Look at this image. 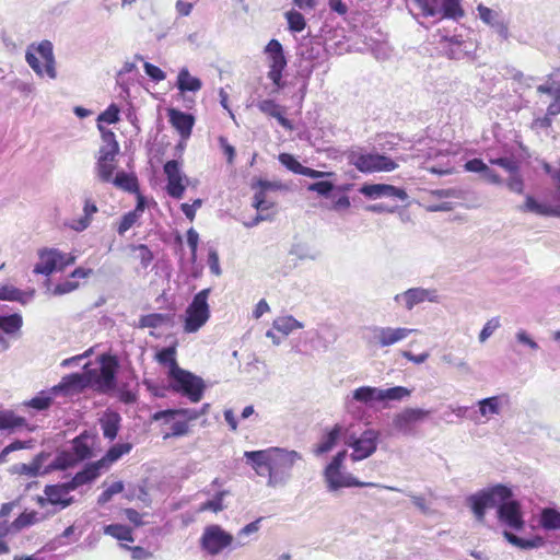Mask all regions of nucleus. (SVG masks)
<instances>
[{
	"label": "nucleus",
	"instance_id": "57",
	"mask_svg": "<svg viewBox=\"0 0 560 560\" xmlns=\"http://www.w3.org/2000/svg\"><path fill=\"white\" fill-rule=\"evenodd\" d=\"M290 255L298 257L301 260L311 259L315 260L318 257V253L311 249L308 246L302 243L292 245Z\"/></svg>",
	"mask_w": 560,
	"mask_h": 560
},
{
	"label": "nucleus",
	"instance_id": "47",
	"mask_svg": "<svg viewBox=\"0 0 560 560\" xmlns=\"http://www.w3.org/2000/svg\"><path fill=\"white\" fill-rule=\"evenodd\" d=\"M58 394H52L51 388L48 392H40L39 395L33 397L31 400L25 402V406L34 408L36 410H46L50 407L52 399Z\"/></svg>",
	"mask_w": 560,
	"mask_h": 560
},
{
	"label": "nucleus",
	"instance_id": "5",
	"mask_svg": "<svg viewBox=\"0 0 560 560\" xmlns=\"http://www.w3.org/2000/svg\"><path fill=\"white\" fill-rule=\"evenodd\" d=\"M168 387L185 397L191 402H199L206 389L205 381L184 369H175L168 377Z\"/></svg>",
	"mask_w": 560,
	"mask_h": 560
},
{
	"label": "nucleus",
	"instance_id": "27",
	"mask_svg": "<svg viewBox=\"0 0 560 560\" xmlns=\"http://www.w3.org/2000/svg\"><path fill=\"white\" fill-rule=\"evenodd\" d=\"M102 462L89 463L84 468L77 472L71 480L67 481L72 490L79 487L92 482L101 474Z\"/></svg>",
	"mask_w": 560,
	"mask_h": 560
},
{
	"label": "nucleus",
	"instance_id": "40",
	"mask_svg": "<svg viewBox=\"0 0 560 560\" xmlns=\"http://www.w3.org/2000/svg\"><path fill=\"white\" fill-rule=\"evenodd\" d=\"M23 325V318L20 314L0 316V329L7 335L19 332Z\"/></svg>",
	"mask_w": 560,
	"mask_h": 560
},
{
	"label": "nucleus",
	"instance_id": "17",
	"mask_svg": "<svg viewBox=\"0 0 560 560\" xmlns=\"http://www.w3.org/2000/svg\"><path fill=\"white\" fill-rule=\"evenodd\" d=\"M164 173L167 178L166 191L175 199H180L184 196L187 177L182 172L179 163L176 160L167 161L164 164Z\"/></svg>",
	"mask_w": 560,
	"mask_h": 560
},
{
	"label": "nucleus",
	"instance_id": "58",
	"mask_svg": "<svg viewBox=\"0 0 560 560\" xmlns=\"http://www.w3.org/2000/svg\"><path fill=\"white\" fill-rule=\"evenodd\" d=\"M131 249L138 253L137 258L140 260V265L143 269H147L152 262L154 256L150 248L144 245H131Z\"/></svg>",
	"mask_w": 560,
	"mask_h": 560
},
{
	"label": "nucleus",
	"instance_id": "15",
	"mask_svg": "<svg viewBox=\"0 0 560 560\" xmlns=\"http://www.w3.org/2000/svg\"><path fill=\"white\" fill-rule=\"evenodd\" d=\"M497 516L500 523L514 530H521L525 525L521 504L512 498L501 502L498 506Z\"/></svg>",
	"mask_w": 560,
	"mask_h": 560
},
{
	"label": "nucleus",
	"instance_id": "7",
	"mask_svg": "<svg viewBox=\"0 0 560 560\" xmlns=\"http://www.w3.org/2000/svg\"><path fill=\"white\" fill-rule=\"evenodd\" d=\"M35 50L38 57L31 49L25 54L28 66L39 77L46 74L50 79H56L57 71L52 44L49 40H43L36 46Z\"/></svg>",
	"mask_w": 560,
	"mask_h": 560
},
{
	"label": "nucleus",
	"instance_id": "44",
	"mask_svg": "<svg viewBox=\"0 0 560 560\" xmlns=\"http://www.w3.org/2000/svg\"><path fill=\"white\" fill-rule=\"evenodd\" d=\"M120 417L118 413H112L107 416L101 422L103 435L108 440H114L117 436L119 430Z\"/></svg>",
	"mask_w": 560,
	"mask_h": 560
},
{
	"label": "nucleus",
	"instance_id": "38",
	"mask_svg": "<svg viewBox=\"0 0 560 560\" xmlns=\"http://www.w3.org/2000/svg\"><path fill=\"white\" fill-rule=\"evenodd\" d=\"M272 327L282 335L288 336L295 329L303 328L304 325L298 319H295L293 316L288 315L276 318L272 323Z\"/></svg>",
	"mask_w": 560,
	"mask_h": 560
},
{
	"label": "nucleus",
	"instance_id": "20",
	"mask_svg": "<svg viewBox=\"0 0 560 560\" xmlns=\"http://www.w3.org/2000/svg\"><path fill=\"white\" fill-rule=\"evenodd\" d=\"M359 192L369 199L388 197L405 201L408 198L402 188L388 184H364L359 188Z\"/></svg>",
	"mask_w": 560,
	"mask_h": 560
},
{
	"label": "nucleus",
	"instance_id": "22",
	"mask_svg": "<svg viewBox=\"0 0 560 560\" xmlns=\"http://www.w3.org/2000/svg\"><path fill=\"white\" fill-rule=\"evenodd\" d=\"M480 20L492 27L502 39L509 38V27L499 11L492 10L483 4L477 7Z\"/></svg>",
	"mask_w": 560,
	"mask_h": 560
},
{
	"label": "nucleus",
	"instance_id": "16",
	"mask_svg": "<svg viewBox=\"0 0 560 560\" xmlns=\"http://www.w3.org/2000/svg\"><path fill=\"white\" fill-rule=\"evenodd\" d=\"M440 46L444 55L454 60H460L469 57L475 49V45L470 40H466L462 35L443 36Z\"/></svg>",
	"mask_w": 560,
	"mask_h": 560
},
{
	"label": "nucleus",
	"instance_id": "18",
	"mask_svg": "<svg viewBox=\"0 0 560 560\" xmlns=\"http://www.w3.org/2000/svg\"><path fill=\"white\" fill-rule=\"evenodd\" d=\"M430 415L429 410L421 408H406L401 412L395 415L393 425L395 429L405 434L413 432V425L422 422Z\"/></svg>",
	"mask_w": 560,
	"mask_h": 560
},
{
	"label": "nucleus",
	"instance_id": "54",
	"mask_svg": "<svg viewBox=\"0 0 560 560\" xmlns=\"http://www.w3.org/2000/svg\"><path fill=\"white\" fill-rule=\"evenodd\" d=\"M73 456L77 462L86 459L91 456V448L86 443V439L80 435L73 440Z\"/></svg>",
	"mask_w": 560,
	"mask_h": 560
},
{
	"label": "nucleus",
	"instance_id": "41",
	"mask_svg": "<svg viewBox=\"0 0 560 560\" xmlns=\"http://www.w3.org/2000/svg\"><path fill=\"white\" fill-rule=\"evenodd\" d=\"M114 185L129 192H138L137 177L125 172H118L112 179Z\"/></svg>",
	"mask_w": 560,
	"mask_h": 560
},
{
	"label": "nucleus",
	"instance_id": "32",
	"mask_svg": "<svg viewBox=\"0 0 560 560\" xmlns=\"http://www.w3.org/2000/svg\"><path fill=\"white\" fill-rule=\"evenodd\" d=\"M33 296L34 290L26 292L10 284L0 285V301H14L25 305Z\"/></svg>",
	"mask_w": 560,
	"mask_h": 560
},
{
	"label": "nucleus",
	"instance_id": "62",
	"mask_svg": "<svg viewBox=\"0 0 560 560\" xmlns=\"http://www.w3.org/2000/svg\"><path fill=\"white\" fill-rule=\"evenodd\" d=\"M500 318L492 317L489 319L479 334V341L483 343L488 338L492 336V334L500 327Z\"/></svg>",
	"mask_w": 560,
	"mask_h": 560
},
{
	"label": "nucleus",
	"instance_id": "26",
	"mask_svg": "<svg viewBox=\"0 0 560 560\" xmlns=\"http://www.w3.org/2000/svg\"><path fill=\"white\" fill-rule=\"evenodd\" d=\"M462 1L463 0H436L438 14L434 18L438 21L443 19L459 21L465 16Z\"/></svg>",
	"mask_w": 560,
	"mask_h": 560
},
{
	"label": "nucleus",
	"instance_id": "52",
	"mask_svg": "<svg viewBox=\"0 0 560 560\" xmlns=\"http://www.w3.org/2000/svg\"><path fill=\"white\" fill-rule=\"evenodd\" d=\"M381 401L384 400H402L406 397H409L411 390L404 386H395L387 389L381 388Z\"/></svg>",
	"mask_w": 560,
	"mask_h": 560
},
{
	"label": "nucleus",
	"instance_id": "43",
	"mask_svg": "<svg viewBox=\"0 0 560 560\" xmlns=\"http://www.w3.org/2000/svg\"><path fill=\"white\" fill-rule=\"evenodd\" d=\"M95 168L97 177L102 182L109 183L116 170L115 160H103L102 156H98Z\"/></svg>",
	"mask_w": 560,
	"mask_h": 560
},
{
	"label": "nucleus",
	"instance_id": "49",
	"mask_svg": "<svg viewBox=\"0 0 560 560\" xmlns=\"http://www.w3.org/2000/svg\"><path fill=\"white\" fill-rule=\"evenodd\" d=\"M441 359L445 364L457 369L462 374L471 373V368L467 361L453 354L452 352L444 353Z\"/></svg>",
	"mask_w": 560,
	"mask_h": 560
},
{
	"label": "nucleus",
	"instance_id": "9",
	"mask_svg": "<svg viewBox=\"0 0 560 560\" xmlns=\"http://www.w3.org/2000/svg\"><path fill=\"white\" fill-rule=\"evenodd\" d=\"M39 261L34 267V273L49 276L73 265L75 256L66 254L56 248H44L38 252Z\"/></svg>",
	"mask_w": 560,
	"mask_h": 560
},
{
	"label": "nucleus",
	"instance_id": "10",
	"mask_svg": "<svg viewBox=\"0 0 560 560\" xmlns=\"http://www.w3.org/2000/svg\"><path fill=\"white\" fill-rule=\"evenodd\" d=\"M349 162L362 173L389 172L397 167V164L389 158L378 153H362L351 151Z\"/></svg>",
	"mask_w": 560,
	"mask_h": 560
},
{
	"label": "nucleus",
	"instance_id": "4",
	"mask_svg": "<svg viewBox=\"0 0 560 560\" xmlns=\"http://www.w3.org/2000/svg\"><path fill=\"white\" fill-rule=\"evenodd\" d=\"M513 493L510 488L503 485H495L477 491L466 498V504L470 508L475 518L479 523L486 520V511L488 509H497L505 499L512 498Z\"/></svg>",
	"mask_w": 560,
	"mask_h": 560
},
{
	"label": "nucleus",
	"instance_id": "3",
	"mask_svg": "<svg viewBox=\"0 0 560 560\" xmlns=\"http://www.w3.org/2000/svg\"><path fill=\"white\" fill-rule=\"evenodd\" d=\"M247 542L235 540L232 533L225 530L219 524L205 526L199 538V548L206 556L217 557L230 552L236 548L244 547Z\"/></svg>",
	"mask_w": 560,
	"mask_h": 560
},
{
	"label": "nucleus",
	"instance_id": "13",
	"mask_svg": "<svg viewBox=\"0 0 560 560\" xmlns=\"http://www.w3.org/2000/svg\"><path fill=\"white\" fill-rule=\"evenodd\" d=\"M381 388L372 386H361L352 392L351 396L345 399V409L353 418H361L363 410L358 402L370 405L373 401H381Z\"/></svg>",
	"mask_w": 560,
	"mask_h": 560
},
{
	"label": "nucleus",
	"instance_id": "46",
	"mask_svg": "<svg viewBox=\"0 0 560 560\" xmlns=\"http://www.w3.org/2000/svg\"><path fill=\"white\" fill-rule=\"evenodd\" d=\"M104 533L109 535L120 541H133V536L131 529L121 524H110L105 526Z\"/></svg>",
	"mask_w": 560,
	"mask_h": 560
},
{
	"label": "nucleus",
	"instance_id": "14",
	"mask_svg": "<svg viewBox=\"0 0 560 560\" xmlns=\"http://www.w3.org/2000/svg\"><path fill=\"white\" fill-rule=\"evenodd\" d=\"M439 296L435 290L424 288H410L394 296V301L406 311H411L416 305L423 302H438Z\"/></svg>",
	"mask_w": 560,
	"mask_h": 560
},
{
	"label": "nucleus",
	"instance_id": "6",
	"mask_svg": "<svg viewBox=\"0 0 560 560\" xmlns=\"http://www.w3.org/2000/svg\"><path fill=\"white\" fill-rule=\"evenodd\" d=\"M380 432L374 429L364 430L359 436L350 432H346L345 444L352 450L350 458L352 462H360L372 456L378 444Z\"/></svg>",
	"mask_w": 560,
	"mask_h": 560
},
{
	"label": "nucleus",
	"instance_id": "21",
	"mask_svg": "<svg viewBox=\"0 0 560 560\" xmlns=\"http://www.w3.org/2000/svg\"><path fill=\"white\" fill-rule=\"evenodd\" d=\"M71 491L73 490L66 481L56 485H47L44 489V494L46 495V500L49 501V504L58 506L59 510H63L74 502V498L70 495Z\"/></svg>",
	"mask_w": 560,
	"mask_h": 560
},
{
	"label": "nucleus",
	"instance_id": "64",
	"mask_svg": "<svg viewBox=\"0 0 560 560\" xmlns=\"http://www.w3.org/2000/svg\"><path fill=\"white\" fill-rule=\"evenodd\" d=\"M335 186L331 182L322 180L312 183L307 186V190L315 191L320 196L328 197L334 190Z\"/></svg>",
	"mask_w": 560,
	"mask_h": 560
},
{
	"label": "nucleus",
	"instance_id": "33",
	"mask_svg": "<svg viewBox=\"0 0 560 560\" xmlns=\"http://www.w3.org/2000/svg\"><path fill=\"white\" fill-rule=\"evenodd\" d=\"M176 88L182 93H196L202 88V82L199 78L192 77L187 68H182L177 75Z\"/></svg>",
	"mask_w": 560,
	"mask_h": 560
},
{
	"label": "nucleus",
	"instance_id": "51",
	"mask_svg": "<svg viewBox=\"0 0 560 560\" xmlns=\"http://www.w3.org/2000/svg\"><path fill=\"white\" fill-rule=\"evenodd\" d=\"M168 320V315L161 314V313H153L141 316L139 324L140 327H148V328H159L166 324Z\"/></svg>",
	"mask_w": 560,
	"mask_h": 560
},
{
	"label": "nucleus",
	"instance_id": "25",
	"mask_svg": "<svg viewBox=\"0 0 560 560\" xmlns=\"http://www.w3.org/2000/svg\"><path fill=\"white\" fill-rule=\"evenodd\" d=\"M167 116L171 125L179 132L182 138H188L191 135L195 124V117L191 114L170 108Z\"/></svg>",
	"mask_w": 560,
	"mask_h": 560
},
{
	"label": "nucleus",
	"instance_id": "30",
	"mask_svg": "<svg viewBox=\"0 0 560 560\" xmlns=\"http://www.w3.org/2000/svg\"><path fill=\"white\" fill-rule=\"evenodd\" d=\"M256 106L265 115L276 118L283 128L292 129L291 121L284 117L281 106L273 100L259 101Z\"/></svg>",
	"mask_w": 560,
	"mask_h": 560
},
{
	"label": "nucleus",
	"instance_id": "55",
	"mask_svg": "<svg viewBox=\"0 0 560 560\" xmlns=\"http://www.w3.org/2000/svg\"><path fill=\"white\" fill-rule=\"evenodd\" d=\"M289 30L294 33H300L305 28V19L302 13L295 10L285 13Z\"/></svg>",
	"mask_w": 560,
	"mask_h": 560
},
{
	"label": "nucleus",
	"instance_id": "31",
	"mask_svg": "<svg viewBox=\"0 0 560 560\" xmlns=\"http://www.w3.org/2000/svg\"><path fill=\"white\" fill-rule=\"evenodd\" d=\"M177 416L184 417L187 420H197L199 417L203 416V411H198V409L190 408L167 409L155 412L152 416V419L155 421L163 419L165 422H170Z\"/></svg>",
	"mask_w": 560,
	"mask_h": 560
},
{
	"label": "nucleus",
	"instance_id": "11",
	"mask_svg": "<svg viewBox=\"0 0 560 560\" xmlns=\"http://www.w3.org/2000/svg\"><path fill=\"white\" fill-rule=\"evenodd\" d=\"M369 342L380 348L390 347L402 340L417 329L406 327L372 326L369 328Z\"/></svg>",
	"mask_w": 560,
	"mask_h": 560
},
{
	"label": "nucleus",
	"instance_id": "45",
	"mask_svg": "<svg viewBox=\"0 0 560 560\" xmlns=\"http://www.w3.org/2000/svg\"><path fill=\"white\" fill-rule=\"evenodd\" d=\"M77 462L72 453L69 452H61L59 453L55 459H52L48 464L49 474L55 470H65L71 466H73Z\"/></svg>",
	"mask_w": 560,
	"mask_h": 560
},
{
	"label": "nucleus",
	"instance_id": "48",
	"mask_svg": "<svg viewBox=\"0 0 560 560\" xmlns=\"http://www.w3.org/2000/svg\"><path fill=\"white\" fill-rule=\"evenodd\" d=\"M25 424V419L12 411L0 410V430L15 429Z\"/></svg>",
	"mask_w": 560,
	"mask_h": 560
},
{
	"label": "nucleus",
	"instance_id": "28",
	"mask_svg": "<svg viewBox=\"0 0 560 560\" xmlns=\"http://www.w3.org/2000/svg\"><path fill=\"white\" fill-rule=\"evenodd\" d=\"M346 432H348V427L341 423H336L332 429L323 436L315 453L320 455L331 451L340 438L345 439Z\"/></svg>",
	"mask_w": 560,
	"mask_h": 560
},
{
	"label": "nucleus",
	"instance_id": "35",
	"mask_svg": "<svg viewBox=\"0 0 560 560\" xmlns=\"http://www.w3.org/2000/svg\"><path fill=\"white\" fill-rule=\"evenodd\" d=\"M479 413L486 420H489L493 416H498L501 411V401L499 396H492L483 398L477 402Z\"/></svg>",
	"mask_w": 560,
	"mask_h": 560
},
{
	"label": "nucleus",
	"instance_id": "2",
	"mask_svg": "<svg viewBox=\"0 0 560 560\" xmlns=\"http://www.w3.org/2000/svg\"><path fill=\"white\" fill-rule=\"evenodd\" d=\"M348 455L347 450L339 451L325 467L323 476L328 492L336 493L341 488L377 487L390 491H401L392 486H382L375 482H363L343 469V462Z\"/></svg>",
	"mask_w": 560,
	"mask_h": 560
},
{
	"label": "nucleus",
	"instance_id": "8",
	"mask_svg": "<svg viewBox=\"0 0 560 560\" xmlns=\"http://www.w3.org/2000/svg\"><path fill=\"white\" fill-rule=\"evenodd\" d=\"M211 290L209 288L198 292L186 310L184 330L186 332L198 331L209 319L210 308L208 298Z\"/></svg>",
	"mask_w": 560,
	"mask_h": 560
},
{
	"label": "nucleus",
	"instance_id": "12",
	"mask_svg": "<svg viewBox=\"0 0 560 560\" xmlns=\"http://www.w3.org/2000/svg\"><path fill=\"white\" fill-rule=\"evenodd\" d=\"M265 54L269 62L268 78L272 81L278 91L284 86L282 72L288 63L283 47L279 40L271 39L265 47Z\"/></svg>",
	"mask_w": 560,
	"mask_h": 560
},
{
	"label": "nucleus",
	"instance_id": "23",
	"mask_svg": "<svg viewBox=\"0 0 560 560\" xmlns=\"http://www.w3.org/2000/svg\"><path fill=\"white\" fill-rule=\"evenodd\" d=\"M90 386V380L88 376V372L84 374L72 373L62 377L61 382L58 385L51 387L52 394H63L71 395L74 392H81L85 387Z\"/></svg>",
	"mask_w": 560,
	"mask_h": 560
},
{
	"label": "nucleus",
	"instance_id": "39",
	"mask_svg": "<svg viewBox=\"0 0 560 560\" xmlns=\"http://www.w3.org/2000/svg\"><path fill=\"white\" fill-rule=\"evenodd\" d=\"M156 360L160 364L168 368L167 377L175 372V369H180L176 361V348L166 347L156 353Z\"/></svg>",
	"mask_w": 560,
	"mask_h": 560
},
{
	"label": "nucleus",
	"instance_id": "50",
	"mask_svg": "<svg viewBox=\"0 0 560 560\" xmlns=\"http://www.w3.org/2000/svg\"><path fill=\"white\" fill-rule=\"evenodd\" d=\"M416 10L424 18H434L438 14L436 0H410Z\"/></svg>",
	"mask_w": 560,
	"mask_h": 560
},
{
	"label": "nucleus",
	"instance_id": "53",
	"mask_svg": "<svg viewBox=\"0 0 560 560\" xmlns=\"http://www.w3.org/2000/svg\"><path fill=\"white\" fill-rule=\"evenodd\" d=\"M229 494V491L222 490L215 493V495L206 501L201 504L200 511H212L214 513H218L225 509V505L223 504V499L225 495Z\"/></svg>",
	"mask_w": 560,
	"mask_h": 560
},
{
	"label": "nucleus",
	"instance_id": "37",
	"mask_svg": "<svg viewBox=\"0 0 560 560\" xmlns=\"http://www.w3.org/2000/svg\"><path fill=\"white\" fill-rule=\"evenodd\" d=\"M504 538L513 546L520 549H535L544 546V539L539 536L534 539L521 538L509 530L503 532Z\"/></svg>",
	"mask_w": 560,
	"mask_h": 560
},
{
	"label": "nucleus",
	"instance_id": "24",
	"mask_svg": "<svg viewBox=\"0 0 560 560\" xmlns=\"http://www.w3.org/2000/svg\"><path fill=\"white\" fill-rule=\"evenodd\" d=\"M50 457V454L47 452H40L37 454L30 464H19L14 466V471L20 475H24L27 477H38L45 476L49 474L48 464H46L47 459Z\"/></svg>",
	"mask_w": 560,
	"mask_h": 560
},
{
	"label": "nucleus",
	"instance_id": "1",
	"mask_svg": "<svg viewBox=\"0 0 560 560\" xmlns=\"http://www.w3.org/2000/svg\"><path fill=\"white\" fill-rule=\"evenodd\" d=\"M244 458L259 477L267 478L268 487L277 488L288 485L292 478V469L302 460V455L294 450L268 447L246 451Z\"/></svg>",
	"mask_w": 560,
	"mask_h": 560
},
{
	"label": "nucleus",
	"instance_id": "29",
	"mask_svg": "<svg viewBox=\"0 0 560 560\" xmlns=\"http://www.w3.org/2000/svg\"><path fill=\"white\" fill-rule=\"evenodd\" d=\"M100 131L102 133L103 144L100 148L98 156H102L103 160H116L119 145L116 141L115 133L112 130L105 129L103 126H100Z\"/></svg>",
	"mask_w": 560,
	"mask_h": 560
},
{
	"label": "nucleus",
	"instance_id": "19",
	"mask_svg": "<svg viewBox=\"0 0 560 560\" xmlns=\"http://www.w3.org/2000/svg\"><path fill=\"white\" fill-rule=\"evenodd\" d=\"M115 361L103 362L100 369L88 370L90 385H96L102 390H110L116 385Z\"/></svg>",
	"mask_w": 560,
	"mask_h": 560
},
{
	"label": "nucleus",
	"instance_id": "56",
	"mask_svg": "<svg viewBox=\"0 0 560 560\" xmlns=\"http://www.w3.org/2000/svg\"><path fill=\"white\" fill-rule=\"evenodd\" d=\"M275 201L268 197V192L264 190H256L253 200V207L260 212L271 209Z\"/></svg>",
	"mask_w": 560,
	"mask_h": 560
},
{
	"label": "nucleus",
	"instance_id": "60",
	"mask_svg": "<svg viewBox=\"0 0 560 560\" xmlns=\"http://www.w3.org/2000/svg\"><path fill=\"white\" fill-rule=\"evenodd\" d=\"M279 161L291 172L302 175L304 166L293 155L289 153H281L279 155Z\"/></svg>",
	"mask_w": 560,
	"mask_h": 560
},
{
	"label": "nucleus",
	"instance_id": "34",
	"mask_svg": "<svg viewBox=\"0 0 560 560\" xmlns=\"http://www.w3.org/2000/svg\"><path fill=\"white\" fill-rule=\"evenodd\" d=\"M43 520L42 516H39V513L36 511L31 512H24L19 515L10 525L8 528L9 533H16L20 532L23 528L30 527L32 525L37 524Z\"/></svg>",
	"mask_w": 560,
	"mask_h": 560
},
{
	"label": "nucleus",
	"instance_id": "63",
	"mask_svg": "<svg viewBox=\"0 0 560 560\" xmlns=\"http://www.w3.org/2000/svg\"><path fill=\"white\" fill-rule=\"evenodd\" d=\"M139 218L140 217L133 211H129L124 214L117 229L118 234L124 235L139 220Z\"/></svg>",
	"mask_w": 560,
	"mask_h": 560
},
{
	"label": "nucleus",
	"instance_id": "42",
	"mask_svg": "<svg viewBox=\"0 0 560 560\" xmlns=\"http://www.w3.org/2000/svg\"><path fill=\"white\" fill-rule=\"evenodd\" d=\"M540 525L548 530L560 529V512L546 508L540 514Z\"/></svg>",
	"mask_w": 560,
	"mask_h": 560
},
{
	"label": "nucleus",
	"instance_id": "59",
	"mask_svg": "<svg viewBox=\"0 0 560 560\" xmlns=\"http://www.w3.org/2000/svg\"><path fill=\"white\" fill-rule=\"evenodd\" d=\"M119 107L116 104H110L103 113L98 115L97 127L102 126V122L116 124L119 120Z\"/></svg>",
	"mask_w": 560,
	"mask_h": 560
},
{
	"label": "nucleus",
	"instance_id": "36",
	"mask_svg": "<svg viewBox=\"0 0 560 560\" xmlns=\"http://www.w3.org/2000/svg\"><path fill=\"white\" fill-rule=\"evenodd\" d=\"M132 448L130 443H120L113 445L98 462H102V468L109 467L118 460L122 455L128 454Z\"/></svg>",
	"mask_w": 560,
	"mask_h": 560
},
{
	"label": "nucleus",
	"instance_id": "61",
	"mask_svg": "<svg viewBox=\"0 0 560 560\" xmlns=\"http://www.w3.org/2000/svg\"><path fill=\"white\" fill-rule=\"evenodd\" d=\"M124 490V483L121 481H116L112 483L106 490H104L98 497V504H105L115 495L120 493Z\"/></svg>",
	"mask_w": 560,
	"mask_h": 560
}]
</instances>
